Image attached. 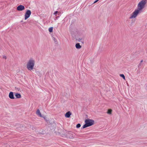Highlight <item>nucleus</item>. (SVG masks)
<instances>
[{"mask_svg":"<svg viewBox=\"0 0 147 147\" xmlns=\"http://www.w3.org/2000/svg\"><path fill=\"white\" fill-rule=\"evenodd\" d=\"M146 3V0H142L140 1L138 5L137 9H135L129 18L133 19L136 18L138 15L142 11V9L144 7Z\"/></svg>","mask_w":147,"mask_h":147,"instance_id":"obj_1","label":"nucleus"},{"mask_svg":"<svg viewBox=\"0 0 147 147\" xmlns=\"http://www.w3.org/2000/svg\"><path fill=\"white\" fill-rule=\"evenodd\" d=\"M35 63V59L32 58H31L28 61L26 67L29 70H32L34 68Z\"/></svg>","mask_w":147,"mask_h":147,"instance_id":"obj_2","label":"nucleus"},{"mask_svg":"<svg viewBox=\"0 0 147 147\" xmlns=\"http://www.w3.org/2000/svg\"><path fill=\"white\" fill-rule=\"evenodd\" d=\"M85 124L83 125L82 127L83 129L93 125L94 121L93 120L90 119H87L85 120Z\"/></svg>","mask_w":147,"mask_h":147,"instance_id":"obj_3","label":"nucleus"},{"mask_svg":"<svg viewBox=\"0 0 147 147\" xmlns=\"http://www.w3.org/2000/svg\"><path fill=\"white\" fill-rule=\"evenodd\" d=\"M31 11L30 10L27 11L25 15L24 19L25 20H27L31 14Z\"/></svg>","mask_w":147,"mask_h":147,"instance_id":"obj_4","label":"nucleus"},{"mask_svg":"<svg viewBox=\"0 0 147 147\" xmlns=\"http://www.w3.org/2000/svg\"><path fill=\"white\" fill-rule=\"evenodd\" d=\"M25 9L24 6L22 5H20L17 7V10L18 11H22L24 10Z\"/></svg>","mask_w":147,"mask_h":147,"instance_id":"obj_5","label":"nucleus"},{"mask_svg":"<svg viewBox=\"0 0 147 147\" xmlns=\"http://www.w3.org/2000/svg\"><path fill=\"white\" fill-rule=\"evenodd\" d=\"M9 96L10 99H14L15 98L13 94V93L12 92H10L9 93Z\"/></svg>","mask_w":147,"mask_h":147,"instance_id":"obj_6","label":"nucleus"},{"mask_svg":"<svg viewBox=\"0 0 147 147\" xmlns=\"http://www.w3.org/2000/svg\"><path fill=\"white\" fill-rule=\"evenodd\" d=\"M71 115V112L70 111H68L65 114V116L67 118H69Z\"/></svg>","mask_w":147,"mask_h":147,"instance_id":"obj_7","label":"nucleus"},{"mask_svg":"<svg viewBox=\"0 0 147 147\" xmlns=\"http://www.w3.org/2000/svg\"><path fill=\"white\" fill-rule=\"evenodd\" d=\"M36 114L40 117H42L41 113H40L39 110L38 109L36 112Z\"/></svg>","mask_w":147,"mask_h":147,"instance_id":"obj_8","label":"nucleus"},{"mask_svg":"<svg viewBox=\"0 0 147 147\" xmlns=\"http://www.w3.org/2000/svg\"><path fill=\"white\" fill-rule=\"evenodd\" d=\"M75 46L77 49H80L81 48L82 46L79 43H77L76 44Z\"/></svg>","mask_w":147,"mask_h":147,"instance_id":"obj_9","label":"nucleus"},{"mask_svg":"<svg viewBox=\"0 0 147 147\" xmlns=\"http://www.w3.org/2000/svg\"><path fill=\"white\" fill-rule=\"evenodd\" d=\"M15 96L17 98H20L21 97V95L20 94L18 93H16L15 94Z\"/></svg>","mask_w":147,"mask_h":147,"instance_id":"obj_10","label":"nucleus"},{"mask_svg":"<svg viewBox=\"0 0 147 147\" xmlns=\"http://www.w3.org/2000/svg\"><path fill=\"white\" fill-rule=\"evenodd\" d=\"M120 77L122 78L123 79H124V80H125V76L123 74H120Z\"/></svg>","mask_w":147,"mask_h":147,"instance_id":"obj_11","label":"nucleus"},{"mask_svg":"<svg viewBox=\"0 0 147 147\" xmlns=\"http://www.w3.org/2000/svg\"><path fill=\"white\" fill-rule=\"evenodd\" d=\"M53 28L52 27H50L49 29V31L50 32H52L53 31Z\"/></svg>","mask_w":147,"mask_h":147,"instance_id":"obj_12","label":"nucleus"},{"mask_svg":"<svg viewBox=\"0 0 147 147\" xmlns=\"http://www.w3.org/2000/svg\"><path fill=\"white\" fill-rule=\"evenodd\" d=\"M112 110L111 109H109L108 110V112H107V113L109 114H111V112H112Z\"/></svg>","mask_w":147,"mask_h":147,"instance_id":"obj_13","label":"nucleus"},{"mask_svg":"<svg viewBox=\"0 0 147 147\" xmlns=\"http://www.w3.org/2000/svg\"><path fill=\"white\" fill-rule=\"evenodd\" d=\"M80 126H81V125L79 123V124H77V125L76 126V127L77 128H79L80 127Z\"/></svg>","mask_w":147,"mask_h":147,"instance_id":"obj_14","label":"nucleus"},{"mask_svg":"<svg viewBox=\"0 0 147 147\" xmlns=\"http://www.w3.org/2000/svg\"><path fill=\"white\" fill-rule=\"evenodd\" d=\"M53 39L54 41H55V43H57V39L54 38H53Z\"/></svg>","mask_w":147,"mask_h":147,"instance_id":"obj_15","label":"nucleus"},{"mask_svg":"<svg viewBox=\"0 0 147 147\" xmlns=\"http://www.w3.org/2000/svg\"><path fill=\"white\" fill-rule=\"evenodd\" d=\"M58 13V11H56L54 13V14L56 15Z\"/></svg>","mask_w":147,"mask_h":147,"instance_id":"obj_16","label":"nucleus"},{"mask_svg":"<svg viewBox=\"0 0 147 147\" xmlns=\"http://www.w3.org/2000/svg\"><path fill=\"white\" fill-rule=\"evenodd\" d=\"M82 40V38H79L78 39V40L79 41V42H80L81 41V40Z\"/></svg>","mask_w":147,"mask_h":147,"instance_id":"obj_17","label":"nucleus"},{"mask_svg":"<svg viewBox=\"0 0 147 147\" xmlns=\"http://www.w3.org/2000/svg\"><path fill=\"white\" fill-rule=\"evenodd\" d=\"M3 58L5 59H6V56H3Z\"/></svg>","mask_w":147,"mask_h":147,"instance_id":"obj_18","label":"nucleus"},{"mask_svg":"<svg viewBox=\"0 0 147 147\" xmlns=\"http://www.w3.org/2000/svg\"><path fill=\"white\" fill-rule=\"evenodd\" d=\"M98 1V0H96L94 2V3H95L96 2H97Z\"/></svg>","mask_w":147,"mask_h":147,"instance_id":"obj_19","label":"nucleus"},{"mask_svg":"<svg viewBox=\"0 0 147 147\" xmlns=\"http://www.w3.org/2000/svg\"><path fill=\"white\" fill-rule=\"evenodd\" d=\"M142 62H143V60H142L141 61V62H140L141 63L139 64L140 65L141 64V63H142Z\"/></svg>","mask_w":147,"mask_h":147,"instance_id":"obj_20","label":"nucleus"}]
</instances>
